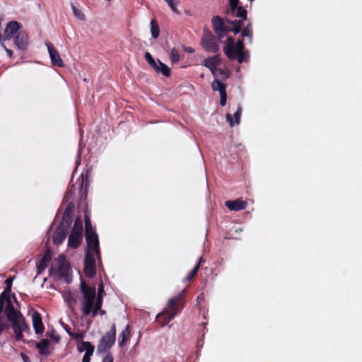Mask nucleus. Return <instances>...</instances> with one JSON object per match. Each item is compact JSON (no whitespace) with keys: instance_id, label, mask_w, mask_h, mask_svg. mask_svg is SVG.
Segmentation results:
<instances>
[{"instance_id":"obj_31","label":"nucleus","mask_w":362,"mask_h":362,"mask_svg":"<svg viewBox=\"0 0 362 362\" xmlns=\"http://www.w3.org/2000/svg\"><path fill=\"white\" fill-rule=\"evenodd\" d=\"M71 8H72V10H73V13H74V15L77 18H78L79 20L81 21H85L86 19V16L84 15V13L81 11L79 10L78 8H77L76 6H74V5H71Z\"/></svg>"},{"instance_id":"obj_29","label":"nucleus","mask_w":362,"mask_h":362,"mask_svg":"<svg viewBox=\"0 0 362 362\" xmlns=\"http://www.w3.org/2000/svg\"><path fill=\"white\" fill-rule=\"evenodd\" d=\"M159 27L155 19L151 21V35L154 39H156L159 35Z\"/></svg>"},{"instance_id":"obj_25","label":"nucleus","mask_w":362,"mask_h":362,"mask_svg":"<svg viewBox=\"0 0 362 362\" xmlns=\"http://www.w3.org/2000/svg\"><path fill=\"white\" fill-rule=\"evenodd\" d=\"M230 24L231 27H228V31L230 30L233 32L235 35L238 34L241 30V28L243 26V21L241 20L231 21Z\"/></svg>"},{"instance_id":"obj_47","label":"nucleus","mask_w":362,"mask_h":362,"mask_svg":"<svg viewBox=\"0 0 362 362\" xmlns=\"http://www.w3.org/2000/svg\"><path fill=\"white\" fill-rule=\"evenodd\" d=\"M21 358L24 362H30L29 357L23 353L21 354Z\"/></svg>"},{"instance_id":"obj_12","label":"nucleus","mask_w":362,"mask_h":362,"mask_svg":"<svg viewBox=\"0 0 362 362\" xmlns=\"http://www.w3.org/2000/svg\"><path fill=\"white\" fill-rule=\"evenodd\" d=\"M45 45L47 47L52 64L57 66H63V61L61 59L58 51L54 47L53 45L49 42H47Z\"/></svg>"},{"instance_id":"obj_28","label":"nucleus","mask_w":362,"mask_h":362,"mask_svg":"<svg viewBox=\"0 0 362 362\" xmlns=\"http://www.w3.org/2000/svg\"><path fill=\"white\" fill-rule=\"evenodd\" d=\"M211 88L214 91H218L221 94L222 90H226V86L218 78H215V80L211 83Z\"/></svg>"},{"instance_id":"obj_24","label":"nucleus","mask_w":362,"mask_h":362,"mask_svg":"<svg viewBox=\"0 0 362 362\" xmlns=\"http://www.w3.org/2000/svg\"><path fill=\"white\" fill-rule=\"evenodd\" d=\"M78 349L80 352L85 351L86 353H88V351H90V354H93L95 347L89 341H82L78 346Z\"/></svg>"},{"instance_id":"obj_46","label":"nucleus","mask_w":362,"mask_h":362,"mask_svg":"<svg viewBox=\"0 0 362 362\" xmlns=\"http://www.w3.org/2000/svg\"><path fill=\"white\" fill-rule=\"evenodd\" d=\"M103 362H113V357L110 354H107L103 360Z\"/></svg>"},{"instance_id":"obj_33","label":"nucleus","mask_w":362,"mask_h":362,"mask_svg":"<svg viewBox=\"0 0 362 362\" xmlns=\"http://www.w3.org/2000/svg\"><path fill=\"white\" fill-rule=\"evenodd\" d=\"M171 61L173 63H177L180 60V54L177 49L173 48L170 52Z\"/></svg>"},{"instance_id":"obj_40","label":"nucleus","mask_w":362,"mask_h":362,"mask_svg":"<svg viewBox=\"0 0 362 362\" xmlns=\"http://www.w3.org/2000/svg\"><path fill=\"white\" fill-rule=\"evenodd\" d=\"M217 75H218L217 76H214L215 78L220 77L223 79V78H228V76L227 72L221 69H217Z\"/></svg>"},{"instance_id":"obj_20","label":"nucleus","mask_w":362,"mask_h":362,"mask_svg":"<svg viewBox=\"0 0 362 362\" xmlns=\"http://www.w3.org/2000/svg\"><path fill=\"white\" fill-rule=\"evenodd\" d=\"M74 205L72 204H68L63 214L61 223H64L66 225L70 226L71 222V217L73 216L74 214Z\"/></svg>"},{"instance_id":"obj_32","label":"nucleus","mask_w":362,"mask_h":362,"mask_svg":"<svg viewBox=\"0 0 362 362\" xmlns=\"http://www.w3.org/2000/svg\"><path fill=\"white\" fill-rule=\"evenodd\" d=\"M144 57L148 63L149 64V65L152 66L153 69L156 68L158 64V60L156 61L149 52H146Z\"/></svg>"},{"instance_id":"obj_34","label":"nucleus","mask_w":362,"mask_h":362,"mask_svg":"<svg viewBox=\"0 0 362 362\" xmlns=\"http://www.w3.org/2000/svg\"><path fill=\"white\" fill-rule=\"evenodd\" d=\"M250 24L248 25L242 30V36L247 37L250 39V41L252 40V31L250 28Z\"/></svg>"},{"instance_id":"obj_51","label":"nucleus","mask_w":362,"mask_h":362,"mask_svg":"<svg viewBox=\"0 0 362 362\" xmlns=\"http://www.w3.org/2000/svg\"><path fill=\"white\" fill-rule=\"evenodd\" d=\"M5 328V325L4 323H2L1 322H0V333Z\"/></svg>"},{"instance_id":"obj_2","label":"nucleus","mask_w":362,"mask_h":362,"mask_svg":"<svg viewBox=\"0 0 362 362\" xmlns=\"http://www.w3.org/2000/svg\"><path fill=\"white\" fill-rule=\"evenodd\" d=\"M11 287H6L1 294H4V300L6 302L5 313L8 320L11 323V327L15 333L16 339L21 340L23 339L22 333L28 329L25 319L22 314L14 309L12 301L10 298Z\"/></svg>"},{"instance_id":"obj_11","label":"nucleus","mask_w":362,"mask_h":362,"mask_svg":"<svg viewBox=\"0 0 362 362\" xmlns=\"http://www.w3.org/2000/svg\"><path fill=\"white\" fill-rule=\"evenodd\" d=\"M69 226V225H66L64 223H59L52 236L54 244L59 245L64 241L66 238V230Z\"/></svg>"},{"instance_id":"obj_44","label":"nucleus","mask_w":362,"mask_h":362,"mask_svg":"<svg viewBox=\"0 0 362 362\" xmlns=\"http://www.w3.org/2000/svg\"><path fill=\"white\" fill-rule=\"evenodd\" d=\"M4 294H1L0 295V313H1L3 308H4V303H6L5 300H4Z\"/></svg>"},{"instance_id":"obj_19","label":"nucleus","mask_w":362,"mask_h":362,"mask_svg":"<svg viewBox=\"0 0 362 362\" xmlns=\"http://www.w3.org/2000/svg\"><path fill=\"white\" fill-rule=\"evenodd\" d=\"M82 238L81 233L71 231L68 240L69 246L72 248L78 247L81 243Z\"/></svg>"},{"instance_id":"obj_1","label":"nucleus","mask_w":362,"mask_h":362,"mask_svg":"<svg viewBox=\"0 0 362 362\" xmlns=\"http://www.w3.org/2000/svg\"><path fill=\"white\" fill-rule=\"evenodd\" d=\"M80 289L83 297L81 300L83 314L88 315L92 313V317L96 316L103 304V293H104L103 283L99 285L97 297L95 288L88 286L84 281H81Z\"/></svg>"},{"instance_id":"obj_23","label":"nucleus","mask_w":362,"mask_h":362,"mask_svg":"<svg viewBox=\"0 0 362 362\" xmlns=\"http://www.w3.org/2000/svg\"><path fill=\"white\" fill-rule=\"evenodd\" d=\"M130 334V327L127 325L126 328L122 332L118 338V344L122 346L127 340L129 339Z\"/></svg>"},{"instance_id":"obj_17","label":"nucleus","mask_w":362,"mask_h":362,"mask_svg":"<svg viewBox=\"0 0 362 362\" xmlns=\"http://www.w3.org/2000/svg\"><path fill=\"white\" fill-rule=\"evenodd\" d=\"M32 320H33V327H34L35 332L37 334L42 333L45 327L42 324L40 315L37 312L33 313Z\"/></svg>"},{"instance_id":"obj_3","label":"nucleus","mask_w":362,"mask_h":362,"mask_svg":"<svg viewBox=\"0 0 362 362\" xmlns=\"http://www.w3.org/2000/svg\"><path fill=\"white\" fill-rule=\"evenodd\" d=\"M244 49V42L242 40H238L235 44L234 39L229 37L223 47V52L229 59L234 60L237 58L238 63H243L247 62L249 59V53Z\"/></svg>"},{"instance_id":"obj_18","label":"nucleus","mask_w":362,"mask_h":362,"mask_svg":"<svg viewBox=\"0 0 362 362\" xmlns=\"http://www.w3.org/2000/svg\"><path fill=\"white\" fill-rule=\"evenodd\" d=\"M51 252L49 250H47L42 258L37 264L38 274L42 273L47 267L48 263L51 261Z\"/></svg>"},{"instance_id":"obj_21","label":"nucleus","mask_w":362,"mask_h":362,"mask_svg":"<svg viewBox=\"0 0 362 362\" xmlns=\"http://www.w3.org/2000/svg\"><path fill=\"white\" fill-rule=\"evenodd\" d=\"M156 73H161L163 76L168 77L170 76V69L158 59V64L156 68L153 69Z\"/></svg>"},{"instance_id":"obj_38","label":"nucleus","mask_w":362,"mask_h":362,"mask_svg":"<svg viewBox=\"0 0 362 362\" xmlns=\"http://www.w3.org/2000/svg\"><path fill=\"white\" fill-rule=\"evenodd\" d=\"M168 5L171 8L173 11L177 14H180V11L177 8V3H175L174 0H164Z\"/></svg>"},{"instance_id":"obj_55","label":"nucleus","mask_w":362,"mask_h":362,"mask_svg":"<svg viewBox=\"0 0 362 362\" xmlns=\"http://www.w3.org/2000/svg\"><path fill=\"white\" fill-rule=\"evenodd\" d=\"M250 2L253 1L254 0H249Z\"/></svg>"},{"instance_id":"obj_50","label":"nucleus","mask_w":362,"mask_h":362,"mask_svg":"<svg viewBox=\"0 0 362 362\" xmlns=\"http://www.w3.org/2000/svg\"><path fill=\"white\" fill-rule=\"evenodd\" d=\"M4 49L6 52L7 54L8 55V57H12L13 52L11 49H7L6 47H4Z\"/></svg>"},{"instance_id":"obj_48","label":"nucleus","mask_w":362,"mask_h":362,"mask_svg":"<svg viewBox=\"0 0 362 362\" xmlns=\"http://www.w3.org/2000/svg\"><path fill=\"white\" fill-rule=\"evenodd\" d=\"M184 50L188 53H194V49L190 47H185Z\"/></svg>"},{"instance_id":"obj_22","label":"nucleus","mask_w":362,"mask_h":362,"mask_svg":"<svg viewBox=\"0 0 362 362\" xmlns=\"http://www.w3.org/2000/svg\"><path fill=\"white\" fill-rule=\"evenodd\" d=\"M242 112V108L238 106L237 111L234 113L235 122H233L232 117L230 114L226 115L227 120L230 122V125L233 127L235 124H238L240 123V116Z\"/></svg>"},{"instance_id":"obj_13","label":"nucleus","mask_w":362,"mask_h":362,"mask_svg":"<svg viewBox=\"0 0 362 362\" xmlns=\"http://www.w3.org/2000/svg\"><path fill=\"white\" fill-rule=\"evenodd\" d=\"M14 42L20 49H25L28 44V37L25 31H19L15 37Z\"/></svg>"},{"instance_id":"obj_8","label":"nucleus","mask_w":362,"mask_h":362,"mask_svg":"<svg viewBox=\"0 0 362 362\" xmlns=\"http://www.w3.org/2000/svg\"><path fill=\"white\" fill-rule=\"evenodd\" d=\"M95 257H97V255L86 253L84 260V272L88 277H93L96 274Z\"/></svg>"},{"instance_id":"obj_27","label":"nucleus","mask_w":362,"mask_h":362,"mask_svg":"<svg viewBox=\"0 0 362 362\" xmlns=\"http://www.w3.org/2000/svg\"><path fill=\"white\" fill-rule=\"evenodd\" d=\"M49 345L48 339H43L37 344V347L40 350V353L42 355H47L49 354L47 346Z\"/></svg>"},{"instance_id":"obj_9","label":"nucleus","mask_w":362,"mask_h":362,"mask_svg":"<svg viewBox=\"0 0 362 362\" xmlns=\"http://www.w3.org/2000/svg\"><path fill=\"white\" fill-rule=\"evenodd\" d=\"M211 23L213 28L218 37L220 39L223 38L226 35L228 27L225 25L223 18L218 16H215L212 18Z\"/></svg>"},{"instance_id":"obj_30","label":"nucleus","mask_w":362,"mask_h":362,"mask_svg":"<svg viewBox=\"0 0 362 362\" xmlns=\"http://www.w3.org/2000/svg\"><path fill=\"white\" fill-rule=\"evenodd\" d=\"M71 231L81 234L83 233V223L81 218L78 217L75 220L74 225Z\"/></svg>"},{"instance_id":"obj_14","label":"nucleus","mask_w":362,"mask_h":362,"mask_svg":"<svg viewBox=\"0 0 362 362\" xmlns=\"http://www.w3.org/2000/svg\"><path fill=\"white\" fill-rule=\"evenodd\" d=\"M221 60L219 55H216L211 57H209L204 60V66L209 68L214 76H217V68L216 66L220 64Z\"/></svg>"},{"instance_id":"obj_49","label":"nucleus","mask_w":362,"mask_h":362,"mask_svg":"<svg viewBox=\"0 0 362 362\" xmlns=\"http://www.w3.org/2000/svg\"><path fill=\"white\" fill-rule=\"evenodd\" d=\"M12 281H13V279L11 278L7 279L6 280V284L7 285V287H11V288Z\"/></svg>"},{"instance_id":"obj_6","label":"nucleus","mask_w":362,"mask_h":362,"mask_svg":"<svg viewBox=\"0 0 362 362\" xmlns=\"http://www.w3.org/2000/svg\"><path fill=\"white\" fill-rule=\"evenodd\" d=\"M86 240L87 242V250L86 253L97 255V258L100 259L99 240L97 233L93 232L86 234Z\"/></svg>"},{"instance_id":"obj_37","label":"nucleus","mask_w":362,"mask_h":362,"mask_svg":"<svg viewBox=\"0 0 362 362\" xmlns=\"http://www.w3.org/2000/svg\"><path fill=\"white\" fill-rule=\"evenodd\" d=\"M85 228H86V234H88V233L95 232L92 228L90 221L89 218H88L87 216H86V218H85Z\"/></svg>"},{"instance_id":"obj_15","label":"nucleus","mask_w":362,"mask_h":362,"mask_svg":"<svg viewBox=\"0 0 362 362\" xmlns=\"http://www.w3.org/2000/svg\"><path fill=\"white\" fill-rule=\"evenodd\" d=\"M21 28V24L17 21L9 22L4 31V37L6 40H10L13 35L16 33Z\"/></svg>"},{"instance_id":"obj_52","label":"nucleus","mask_w":362,"mask_h":362,"mask_svg":"<svg viewBox=\"0 0 362 362\" xmlns=\"http://www.w3.org/2000/svg\"><path fill=\"white\" fill-rule=\"evenodd\" d=\"M98 311H100V314L101 315H105V310H101V309H100V310H98Z\"/></svg>"},{"instance_id":"obj_26","label":"nucleus","mask_w":362,"mask_h":362,"mask_svg":"<svg viewBox=\"0 0 362 362\" xmlns=\"http://www.w3.org/2000/svg\"><path fill=\"white\" fill-rule=\"evenodd\" d=\"M64 299L67 303L69 308L72 310L74 305L76 303L75 295L70 291L66 292L64 294Z\"/></svg>"},{"instance_id":"obj_7","label":"nucleus","mask_w":362,"mask_h":362,"mask_svg":"<svg viewBox=\"0 0 362 362\" xmlns=\"http://www.w3.org/2000/svg\"><path fill=\"white\" fill-rule=\"evenodd\" d=\"M202 45L205 50L216 53L219 50L216 37L210 32H204L202 37Z\"/></svg>"},{"instance_id":"obj_53","label":"nucleus","mask_w":362,"mask_h":362,"mask_svg":"<svg viewBox=\"0 0 362 362\" xmlns=\"http://www.w3.org/2000/svg\"><path fill=\"white\" fill-rule=\"evenodd\" d=\"M71 189H70V190L68 192V193H67V194H66V197H68L69 194H71Z\"/></svg>"},{"instance_id":"obj_5","label":"nucleus","mask_w":362,"mask_h":362,"mask_svg":"<svg viewBox=\"0 0 362 362\" xmlns=\"http://www.w3.org/2000/svg\"><path fill=\"white\" fill-rule=\"evenodd\" d=\"M116 327L113 324L110 329L102 337L98 346V351L105 353L110 349L115 342Z\"/></svg>"},{"instance_id":"obj_41","label":"nucleus","mask_w":362,"mask_h":362,"mask_svg":"<svg viewBox=\"0 0 362 362\" xmlns=\"http://www.w3.org/2000/svg\"><path fill=\"white\" fill-rule=\"evenodd\" d=\"M230 6L232 12H235L236 8H238L239 0H229Z\"/></svg>"},{"instance_id":"obj_39","label":"nucleus","mask_w":362,"mask_h":362,"mask_svg":"<svg viewBox=\"0 0 362 362\" xmlns=\"http://www.w3.org/2000/svg\"><path fill=\"white\" fill-rule=\"evenodd\" d=\"M221 100H220V105L223 107L226 105V100H227V93L226 90H222L221 93L220 94Z\"/></svg>"},{"instance_id":"obj_43","label":"nucleus","mask_w":362,"mask_h":362,"mask_svg":"<svg viewBox=\"0 0 362 362\" xmlns=\"http://www.w3.org/2000/svg\"><path fill=\"white\" fill-rule=\"evenodd\" d=\"M60 324L62 327L65 329V331L68 333L69 335H73V333L70 331V328L66 324H65L62 321H60Z\"/></svg>"},{"instance_id":"obj_16","label":"nucleus","mask_w":362,"mask_h":362,"mask_svg":"<svg viewBox=\"0 0 362 362\" xmlns=\"http://www.w3.org/2000/svg\"><path fill=\"white\" fill-rule=\"evenodd\" d=\"M225 205L230 210L240 211L245 209L247 203L243 200L238 199L234 201H226Z\"/></svg>"},{"instance_id":"obj_36","label":"nucleus","mask_w":362,"mask_h":362,"mask_svg":"<svg viewBox=\"0 0 362 362\" xmlns=\"http://www.w3.org/2000/svg\"><path fill=\"white\" fill-rule=\"evenodd\" d=\"M237 13L236 16L239 18H243V20L247 19V11L242 6H239L236 8Z\"/></svg>"},{"instance_id":"obj_45","label":"nucleus","mask_w":362,"mask_h":362,"mask_svg":"<svg viewBox=\"0 0 362 362\" xmlns=\"http://www.w3.org/2000/svg\"><path fill=\"white\" fill-rule=\"evenodd\" d=\"M69 336L76 340H81L83 339V335L81 333H73V335Z\"/></svg>"},{"instance_id":"obj_35","label":"nucleus","mask_w":362,"mask_h":362,"mask_svg":"<svg viewBox=\"0 0 362 362\" xmlns=\"http://www.w3.org/2000/svg\"><path fill=\"white\" fill-rule=\"evenodd\" d=\"M202 261V259H200L198 262V263L195 265V267L193 268V269L187 274V279L191 280L197 274V271L199 270L200 262Z\"/></svg>"},{"instance_id":"obj_42","label":"nucleus","mask_w":362,"mask_h":362,"mask_svg":"<svg viewBox=\"0 0 362 362\" xmlns=\"http://www.w3.org/2000/svg\"><path fill=\"white\" fill-rule=\"evenodd\" d=\"M93 354H90V351H88V353H85L83 357V359H82V362H90V356L93 355Z\"/></svg>"},{"instance_id":"obj_4","label":"nucleus","mask_w":362,"mask_h":362,"mask_svg":"<svg viewBox=\"0 0 362 362\" xmlns=\"http://www.w3.org/2000/svg\"><path fill=\"white\" fill-rule=\"evenodd\" d=\"M182 293L169 299L167 308L156 316L158 322L162 327L166 325L184 307L181 297Z\"/></svg>"},{"instance_id":"obj_54","label":"nucleus","mask_w":362,"mask_h":362,"mask_svg":"<svg viewBox=\"0 0 362 362\" xmlns=\"http://www.w3.org/2000/svg\"><path fill=\"white\" fill-rule=\"evenodd\" d=\"M1 37H2V35H1V34L0 33V40H1Z\"/></svg>"},{"instance_id":"obj_10","label":"nucleus","mask_w":362,"mask_h":362,"mask_svg":"<svg viewBox=\"0 0 362 362\" xmlns=\"http://www.w3.org/2000/svg\"><path fill=\"white\" fill-rule=\"evenodd\" d=\"M58 264V273L59 276L64 279L66 282L71 281V277L69 275V266L66 261L65 256L62 255L57 258Z\"/></svg>"}]
</instances>
